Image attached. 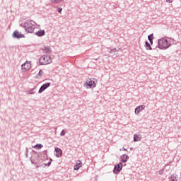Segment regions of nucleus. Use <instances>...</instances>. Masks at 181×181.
Listing matches in <instances>:
<instances>
[{
  "mask_svg": "<svg viewBox=\"0 0 181 181\" xmlns=\"http://www.w3.org/2000/svg\"><path fill=\"white\" fill-rule=\"evenodd\" d=\"M170 46H172V44L166 38H160L158 41V47L160 50H166V49H169Z\"/></svg>",
  "mask_w": 181,
  "mask_h": 181,
  "instance_id": "obj_1",
  "label": "nucleus"
},
{
  "mask_svg": "<svg viewBox=\"0 0 181 181\" xmlns=\"http://www.w3.org/2000/svg\"><path fill=\"white\" fill-rule=\"evenodd\" d=\"M32 22L35 23L33 21H26L24 23L23 28L27 33H33V30L35 29V25Z\"/></svg>",
  "mask_w": 181,
  "mask_h": 181,
  "instance_id": "obj_2",
  "label": "nucleus"
},
{
  "mask_svg": "<svg viewBox=\"0 0 181 181\" xmlns=\"http://www.w3.org/2000/svg\"><path fill=\"white\" fill-rule=\"evenodd\" d=\"M39 63L40 66H46L52 63V57L49 55H43L40 58Z\"/></svg>",
  "mask_w": 181,
  "mask_h": 181,
  "instance_id": "obj_3",
  "label": "nucleus"
},
{
  "mask_svg": "<svg viewBox=\"0 0 181 181\" xmlns=\"http://www.w3.org/2000/svg\"><path fill=\"white\" fill-rule=\"evenodd\" d=\"M84 86L86 87V88H94L95 87V81L91 80V78H88L86 83L84 84Z\"/></svg>",
  "mask_w": 181,
  "mask_h": 181,
  "instance_id": "obj_4",
  "label": "nucleus"
},
{
  "mask_svg": "<svg viewBox=\"0 0 181 181\" xmlns=\"http://www.w3.org/2000/svg\"><path fill=\"white\" fill-rule=\"evenodd\" d=\"M122 170V163H119L116 165H115V168L113 169V173L115 175H118L121 171Z\"/></svg>",
  "mask_w": 181,
  "mask_h": 181,
  "instance_id": "obj_5",
  "label": "nucleus"
},
{
  "mask_svg": "<svg viewBox=\"0 0 181 181\" xmlns=\"http://www.w3.org/2000/svg\"><path fill=\"white\" fill-rule=\"evenodd\" d=\"M12 37L13 39H18V40L22 39L23 38V34H22L18 30H14L12 34Z\"/></svg>",
  "mask_w": 181,
  "mask_h": 181,
  "instance_id": "obj_6",
  "label": "nucleus"
},
{
  "mask_svg": "<svg viewBox=\"0 0 181 181\" xmlns=\"http://www.w3.org/2000/svg\"><path fill=\"white\" fill-rule=\"evenodd\" d=\"M49 87H50V83H46L43 84L42 86H41L40 88L39 89L38 93L40 94L43 93V91H45V90H46L47 88H49Z\"/></svg>",
  "mask_w": 181,
  "mask_h": 181,
  "instance_id": "obj_7",
  "label": "nucleus"
},
{
  "mask_svg": "<svg viewBox=\"0 0 181 181\" xmlns=\"http://www.w3.org/2000/svg\"><path fill=\"white\" fill-rule=\"evenodd\" d=\"M32 67V64L30 62H26L23 64V69L25 71H28V70H30V68Z\"/></svg>",
  "mask_w": 181,
  "mask_h": 181,
  "instance_id": "obj_8",
  "label": "nucleus"
},
{
  "mask_svg": "<svg viewBox=\"0 0 181 181\" xmlns=\"http://www.w3.org/2000/svg\"><path fill=\"white\" fill-rule=\"evenodd\" d=\"M54 151L56 152L57 158H61L62 155H63V151H62L61 148L59 147H56L54 148Z\"/></svg>",
  "mask_w": 181,
  "mask_h": 181,
  "instance_id": "obj_9",
  "label": "nucleus"
},
{
  "mask_svg": "<svg viewBox=\"0 0 181 181\" xmlns=\"http://www.w3.org/2000/svg\"><path fill=\"white\" fill-rule=\"evenodd\" d=\"M142 110H145V105L137 106L135 108V114H139V112H141V111H142Z\"/></svg>",
  "mask_w": 181,
  "mask_h": 181,
  "instance_id": "obj_10",
  "label": "nucleus"
},
{
  "mask_svg": "<svg viewBox=\"0 0 181 181\" xmlns=\"http://www.w3.org/2000/svg\"><path fill=\"white\" fill-rule=\"evenodd\" d=\"M121 162L123 163H126V162H128V159H129V156H128L127 154H123L120 156Z\"/></svg>",
  "mask_w": 181,
  "mask_h": 181,
  "instance_id": "obj_11",
  "label": "nucleus"
},
{
  "mask_svg": "<svg viewBox=\"0 0 181 181\" xmlns=\"http://www.w3.org/2000/svg\"><path fill=\"white\" fill-rule=\"evenodd\" d=\"M46 32L45 30H39L37 32L35 33L36 36L39 37H42V36H45Z\"/></svg>",
  "mask_w": 181,
  "mask_h": 181,
  "instance_id": "obj_12",
  "label": "nucleus"
},
{
  "mask_svg": "<svg viewBox=\"0 0 181 181\" xmlns=\"http://www.w3.org/2000/svg\"><path fill=\"white\" fill-rule=\"evenodd\" d=\"M82 166L81 160H78L76 164L74 165V170H78Z\"/></svg>",
  "mask_w": 181,
  "mask_h": 181,
  "instance_id": "obj_13",
  "label": "nucleus"
},
{
  "mask_svg": "<svg viewBox=\"0 0 181 181\" xmlns=\"http://www.w3.org/2000/svg\"><path fill=\"white\" fill-rule=\"evenodd\" d=\"M42 50H43L44 53H47L48 54H50V53H52V49H51L50 47L45 46L42 47Z\"/></svg>",
  "mask_w": 181,
  "mask_h": 181,
  "instance_id": "obj_14",
  "label": "nucleus"
},
{
  "mask_svg": "<svg viewBox=\"0 0 181 181\" xmlns=\"http://www.w3.org/2000/svg\"><path fill=\"white\" fill-rule=\"evenodd\" d=\"M145 47L146 50H152V47L151 46V44L148 41L145 42Z\"/></svg>",
  "mask_w": 181,
  "mask_h": 181,
  "instance_id": "obj_15",
  "label": "nucleus"
},
{
  "mask_svg": "<svg viewBox=\"0 0 181 181\" xmlns=\"http://www.w3.org/2000/svg\"><path fill=\"white\" fill-rule=\"evenodd\" d=\"M170 181H177V175L173 174L170 177Z\"/></svg>",
  "mask_w": 181,
  "mask_h": 181,
  "instance_id": "obj_16",
  "label": "nucleus"
},
{
  "mask_svg": "<svg viewBox=\"0 0 181 181\" xmlns=\"http://www.w3.org/2000/svg\"><path fill=\"white\" fill-rule=\"evenodd\" d=\"M35 88H36V86L33 88L30 89L29 90H27V94H36V92L35 91Z\"/></svg>",
  "mask_w": 181,
  "mask_h": 181,
  "instance_id": "obj_17",
  "label": "nucleus"
},
{
  "mask_svg": "<svg viewBox=\"0 0 181 181\" xmlns=\"http://www.w3.org/2000/svg\"><path fill=\"white\" fill-rule=\"evenodd\" d=\"M134 142H138V141H141V138H139V136H138V135L134 134Z\"/></svg>",
  "mask_w": 181,
  "mask_h": 181,
  "instance_id": "obj_18",
  "label": "nucleus"
},
{
  "mask_svg": "<svg viewBox=\"0 0 181 181\" xmlns=\"http://www.w3.org/2000/svg\"><path fill=\"white\" fill-rule=\"evenodd\" d=\"M34 148H35V149H42V148H43V145L42 144H36Z\"/></svg>",
  "mask_w": 181,
  "mask_h": 181,
  "instance_id": "obj_19",
  "label": "nucleus"
},
{
  "mask_svg": "<svg viewBox=\"0 0 181 181\" xmlns=\"http://www.w3.org/2000/svg\"><path fill=\"white\" fill-rule=\"evenodd\" d=\"M63 0H51L52 4H60Z\"/></svg>",
  "mask_w": 181,
  "mask_h": 181,
  "instance_id": "obj_20",
  "label": "nucleus"
},
{
  "mask_svg": "<svg viewBox=\"0 0 181 181\" xmlns=\"http://www.w3.org/2000/svg\"><path fill=\"white\" fill-rule=\"evenodd\" d=\"M148 40L150 41L153 40V34H151L148 36Z\"/></svg>",
  "mask_w": 181,
  "mask_h": 181,
  "instance_id": "obj_21",
  "label": "nucleus"
},
{
  "mask_svg": "<svg viewBox=\"0 0 181 181\" xmlns=\"http://www.w3.org/2000/svg\"><path fill=\"white\" fill-rule=\"evenodd\" d=\"M37 76H40V77L43 76V71L42 69L39 71Z\"/></svg>",
  "mask_w": 181,
  "mask_h": 181,
  "instance_id": "obj_22",
  "label": "nucleus"
},
{
  "mask_svg": "<svg viewBox=\"0 0 181 181\" xmlns=\"http://www.w3.org/2000/svg\"><path fill=\"white\" fill-rule=\"evenodd\" d=\"M50 161L48 162L47 164H44L45 166H50L52 165V158L49 160Z\"/></svg>",
  "mask_w": 181,
  "mask_h": 181,
  "instance_id": "obj_23",
  "label": "nucleus"
},
{
  "mask_svg": "<svg viewBox=\"0 0 181 181\" xmlns=\"http://www.w3.org/2000/svg\"><path fill=\"white\" fill-rule=\"evenodd\" d=\"M64 135H66V132H64V130H62V131L61 132L60 136H64Z\"/></svg>",
  "mask_w": 181,
  "mask_h": 181,
  "instance_id": "obj_24",
  "label": "nucleus"
},
{
  "mask_svg": "<svg viewBox=\"0 0 181 181\" xmlns=\"http://www.w3.org/2000/svg\"><path fill=\"white\" fill-rule=\"evenodd\" d=\"M63 11V8H58V12H59V13H62V11Z\"/></svg>",
  "mask_w": 181,
  "mask_h": 181,
  "instance_id": "obj_25",
  "label": "nucleus"
},
{
  "mask_svg": "<svg viewBox=\"0 0 181 181\" xmlns=\"http://www.w3.org/2000/svg\"><path fill=\"white\" fill-rule=\"evenodd\" d=\"M19 25L21 26V28H23V24L22 23V21H19Z\"/></svg>",
  "mask_w": 181,
  "mask_h": 181,
  "instance_id": "obj_26",
  "label": "nucleus"
},
{
  "mask_svg": "<svg viewBox=\"0 0 181 181\" xmlns=\"http://www.w3.org/2000/svg\"><path fill=\"white\" fill-rule=\"evenodd\" d=\"M159 175H163V170L158 171Z\"/></svg>",
  "mask_w": 181,
  "mask_h": 181,
  "instance_id": "obj_27",
  "label": "nucleus"
},
{
  "mask_svg": "<svg viewBox=\"0 0 181 181\" xmlns=\"http://www.w3.org/2000/svg\"><path fill=\"white\" fill-rule=\"evenodd\" d=\"M153 45V40L150 41V45L152 46Z\"/></svg>",
  "mask_w": 181,
  "mask_h": 181,
  "instance_id": "obj_28",
  "label": "nucleus"
},
{
  "mask_svg": "<svg viewBox=\"0 0 181 181\" xmlns=\"http://www.w3.org/2000/svg\"><path fill=\"white\" fill-rule=\"evenodd\" d=\"M166 2H169V4H172V0H166Z\"/></svg>",
  "mask_w": 181,
  "mask_h": 181,
  "instance_id": "obj_29",
  "label": "nucleus"
},
{
  "mask_svg": "<svg viewBox=\"0 0 181 181\" xmlns=\"http://www.w3.org/2000/svg\"><path fill=\"white\" fill-rule=\"evenodd\" d=\"M21 69L23 70V64H21Z\"/></svg>",
  "mask_w": 181,
  "mask_h": 181,
  "instance_id": "obj_30",
  "label": "nucleus"
},
{
  "mask_svg": "<svg viewBox=\"0 0 181 181\" xmlns=\"http://www.w3.org/2000/svg\"><path fill=\"white\" fill-rule=\"evenodd\" d=\"M114 50H117V49L115 48L114 49H112L110 53H112V52H114Z\"/></svg>",
  "mask_w": 181,
  "mask_h": 181,
  "instance_id": "obj_31",
  "label": "nucleus"
},
{
  "mask_svg": "<svg viewBox=\"0 0 181 181\" xmlns=\"http://www.w3.org/2000/svg\"><path fill=\"white\" fill-rule=\"evenodd\" d=\"M31 163H33V165H35V162L32 160H31Z\"/></svg>",
  "mask_w": 181,
  "mask_h": 181,
  "instance_id": "obj_32",
  "label": "nucleus"
},
{
  "mask_svg": "<svg viewBox=\"0 0 181 181\" xmlns=\"http://www.w3.org/2000/svg\"><path fill=\"white\" fill-rule=\"evenodd\" d=\"M122 150H123V151H127V148H125L123 147V148H122Z\"/></svg>",
  "mask_w": 181,
  "mask_h": 181,
  "instance_id": "obj_33",
  "label": "nucleus"
},
{
  "mask_svg": "<svg viewBox=\"0 0 181 181\" xmlns=\"http://www.w3.org/2000/svg\"><path fill=\"white\" fill-rule=\"evenodd\" d=\"M25 156L28 158V151H26Z\"/></svg>",
  "mask_w": 181,
  "mask_h": 181,
  "instance_id": "obj_34",
  "label": "nucleus"
},
{
  "mask_svg": "<svg viewBox=\"0 0 181 181\" xmlns=\"http://www.w3.org/2000/svg\"><path fill=\"white\" fill-rule=\"evenodd\" d=\"M18 90H21V88H19V86H18Z\"/></svg>",
  "mask_w": 181,
  "mask_h": 181,
  "instance_id": "obj_35",
  "label": "nucleus"
}]
</instances>
